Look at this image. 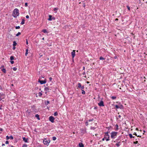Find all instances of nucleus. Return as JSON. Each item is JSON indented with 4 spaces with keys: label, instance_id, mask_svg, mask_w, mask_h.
I'll use <instances>...</instances> for the list:
<instances>
[{
    "label": "nucleus",
    "instance_id": "nucleus-1",
    "mask_svg": "<svg viewBox=\"0 0 147 147\" xmlns=\"http://www.w3.org/2000/svg\"><path fill=\"white\" fill-rule=\"evenodd\" d=\"M13 16L15 18H16L19 15V10L17 8L15 9L13 11Z\"/></svg>",
    "mask_w": 147,
    "mask_h": 147
},
{
    "label": "nucleus",
    "instance_id": "nucleus-2",
    "mask_svg": "<svg viewBox=\"0 0 147 147\" xmlns=\"http://www.w3.org/2000/svg\"><path fill=\"white\" fill-rule=\"evenodd\" d=\"M42 78H44V77L42 76L40 77L38 80V82L40 83L41 84H45L46 82V79H45L44 80H42Z\"/></svg>",
    "mask_w": 147,
    "mask_h": 147
},
{
    "label": "nucleus",
    "instance_id": "nucleus-3",
    "mask_svg": "<svg viewBox=\"0 0 147 147\" xmlns=\"http://www.w3.org/2000/svg\"><path fill=\"white\" fill-rule=\"evenodd\" d=\"M117 132L115 131L112 132L111 134V138L112 139L115 138L117 136Z\"/></svg>",
    "mask_w": 147,
    "mask_h": 147
},
{
    "label": "nucleus",
    "instance_id": "nucleus-4",
    "mask_svg": "<svg viewBox=\"0 0 147 147\" xmlns=\"http://www.w3.org/2000/svg\"><path fill=\"white\" fill-rule=\"evenodd\" d=\"M49 140H47L46 139H45L43 141V142L45 144L47 145V146L49 145V143L50 142Z\"/></svg>",
    "mask_w": 147,
    "mask_h": 147
},
{
    "label": "nucleus",
    "instance_id": "nucleus-5",
    "mask_svg": "<svg viewBox=\"0 0 147 147\" xmlns=\"http://www.w3.org/2000/svg\"><path fill=\"white\" fill-rule=\"evenodd\" d=\"M105 138V139L106 140V141H109L110 140L109 137L110 136L108 134H105L104 135Z\"/></svg>",
    "mask_w": 147,
    "mask_h": 147
},
{
    "label": "nucleus",
    "instance_id": "nucleus-6",
    "mask_svg": "<svg viewBox=\"0 0 147 147\" xmlns=\"http://www.w3.org/2000/svg\"><path fill=\"white\" fill-rule=\"evenodd\" d=\"M49 121L52 123H53L54 122V120L55 119V118L53 116H51L49 117Z\"/></svg>",
    "mask_w": 147,
    "mask_h": 147
},
{
    "label": "nucleus",
    "instance_id": "nucleus-7",
    "mask_svg": "<svg viewBox=\"0 0 147 147\" xmlns=\"http://www.w3.org/2000/svg\"><path fill=\"white\" fill-rule=\"evenodd\" d=\"M98 105L100 107H103L104 106V102L103 101L101 100L98 103Z\"/></svg>",
    "mask_w": 147,
    "mask_h": 147
},
{
    "label": "nucleus",
    "instance_id": "nucleus-8",
    "mask_svg": "<svg viewBox=\"0 0 147 147\" xmlns=\"http://www.w3.org/2000/svg\"><path fill=\"white\" fill-rule=\"evenodd\" d=\"M6 139L7 140H9V139H10L11 140H13V138L12 136H10L9 137L8 136H6Z\"/></svg>",
    "mask_w": 147,
    "mask_h": 147
},
{
    "label": "nucleus",
    "instance_id": "nucleus-9",
    "mask_svg": "<svg viewBox=\"0 0 147 147\" xmlns=\"http://www.w3.org/2000/svg\"><path fill=\"white\" fill-rule=\"evenodd\" d=\"M75 50H73L71 53V55L73 58H74L75 55Z\"/></svg>",
    "mask_w": 147,
    "mask_h": 147
},
{
    "label": "nucleus",
    "instance_id": "nucleus-10",
    "mask_svg": "<svg viewBox=\"0 0 147 147\" xmlns=\"http://www.w3.org/2000/svg\"><path fill=\"white\" fill-rule=\"evenodd\" d=\"M23 140L25 142H28V139L26 138L25 137H23Z\"/></svg>",
    "mask_w": 147,
    "mask_h": 147
},
{
    "label": "nucleus",
    "instance_id": "nucleus-11",
    "mask_svg": "<svg viewBox=\"0 0 147 147\" xmlns=\"http://www.w3.org/2000/svg\"><path fill=\"white\" fill-rule=\"evenodd\" d=\"M82 86H81V84L80 83H79L78 84V87H77L78 89V88L81 89Z\"/></svg>",
    "mask_w": 147,
    "mask_h": 147
},
{
    "label": "nucleus",
    "instance_id": "nucleus-12",
    "mask_svg": "<svg viewBox=\"0 0 147 147\" xmlns=\"http://www.w3.org/2000/svg\"><path fill=\"white\" fill-rule=\"evenodd\" d=\"M82 86H81V84L80 83H79L78 84V87H77L78 89V88L81 89Z\"/></svg>",
    "mask_w": 147,
    "mask_h": 147
},
{
    "label": "nucleus",
    "instance_id": "nucleus-13",
    "mask_svg": "<svg viewBox=\"0 0 147 147\" xmlns=\"http://www.w3.org/2000/svg\"><path fill=\"white\" fill-rule=\"evenodd\" d=\"M82 86H81V84L80 83H79L78 84V87H77L78 89V88L81 89Z\"/></svg>",
    "mask_w": 147,
    "mask_h": 147
},
{
    "label": "nucleus",
    "instance_id": "nucleus-14",
    "mask_svg": "<svg viewBox=\"0 0 147 147\" xmlns=\"http://www.w3.org/2000/svg\"><path fill=\"white\" fill-rule=\"evenodd\" d=\"M79 147H84V145L83 143L81 142L79 143Z\"/></svg>",
    "mask_w": 147,
    "mask_h": 147
},
{
    "label": "nucleus",
    "instance_id": "nucleus-15",
    "mask_svg": "<svg viewBox=\"0 0 147 147\" xmlns=\"http://www.w3.org/2000/svg\"><path fill=\"white\" fill-rule=\"evenodd\" d=\"M49 18L48 19V20L49 21H51L52 20V16L51 15H49Z\"/></svg>",
    "mask_w": 147,
    "mask_h": 147
},
{
    "label": "nucleus",
    "instance_id": "nucleus-16",
    "mask_svg": "<svg viewBox=\"0 0 147 147\" xmlns=\"http://www.w3.org/2000/svg\"><path fill=\"white\" fill-rule=\"evenodd\" d=\"M129 136L131 138H134L135 136H133L132 134H129Z\"/></svg>",
    "mask_w": 147,
    "mask_h": 147
},
{
    "label": "nucleus",
    "instance_id": "nucleus-17",
    "mask_svg": "<svg viewBox=\"0 0 147 147\" xmlns=\"http://www.w3.org/2000/svg\"><path fill=\"white\" fill-rule=\"evenodd\" d=\"M49 89V88L47 87H45L44 88V90L46 91H48Z\"/></svg>",
    "mask_w": 147,
    "mask_h": 147
},
{
    "label": "nucleus",
    "instance_id": "nucleus-18",
    "mask_svg": "<svg viewBox=\"0 0 147 147\" xmlns=\"http://www.w3.org/2000/svg\"><path fill=\"white\" fill-rule=\"evenodd\" d=\"M120 143H121V142H118L117 143H116V145L117 147H119L120 146V144H119Z\"/></svg>",
    "mask_w": 147,
    "mask_h": 147
},
{
    "label": "nucleus",
    "instance_id": "nucleus-19",
    "mask_svg": "<svg viewBox=\"0 0 147 147\" xmlns=\"http://www.w3.org/2000/svg\"><path fill=\"white\" fill-rule=\"evenodd\" d=\"M25 20L24 19H22V21L21 23V24L22 25H23L24 24Z\"/></svg>",
    "mask_w": 147,
    "mask_h": 147
},
{
    "label": "nucleus",
    "instance_id": "nucleus-20",
    "mask_svg": "<svg viewBox=\"0 0 147 147\" xmlns=\"http://www.w3.org/2000/svg\"><path fill=\"white\" fill-rule=\"evenodd\" d=\"M17 44L16 42L15 41H14L13 42V47H15Z\"/></svg>",
    "mask_w": 147,
    "mask_h": 147
},
{
    "label": "nucleus",
    "instance_id": "nucleus-21",
    "mask_svg": "<svg viewBox=\"0 0 147 147\" xmlns=\"http://www.w3.org/2000/svg\"><path fill=\"white\" fill-rule=\"evenodd\" d=\"M2 71L3 72H4V73H6V70L5 69V68H3V69H2Z\"/></svg>",
    "mask_w": 147,
    "mask_h": 147
},
{
    "label": "nucleus",
    "instance_id": "nucleus-22",
    "mask_svg": "<svg viewBox=\"0 0 147 147\" xmlns=\"http://www.w3.org/2000/svg\"><path fill=\"white\" fill-rule=\"evenodd\" d=\"M42 32L45 33H47V32L46 29H44L42 30Z\"/></svg>",
    "mask_w": 147,
    "mask_h": 147
},
{
    "label": "nucleus",
    "instance_id": "nucleus-23",
    "mask_svg": "<svg viewBox=\"0 0 147 147\" xmlns=\"http://www.w3.org/2000/svg\"><path fill=\"white\" fill-rule=\"evenodd\" d=\"M100 59V60H105V58H103L102 57H100L99 58Z\"/></svg>",
    "mask_w": 147,
    "mask_h": 147
},
{
    "label": "nucleus",
    "instance_id": "nucleus-24",
    "mask_svg": "<svg viewBox=\"0 0 147 147\" xmlns=\"http://www.w3.org/2000/svg\"><path fill=\"white\" fill-rule=\"evenodd\" d=\"M117 97L116 96H112L111 97V98L113 100H115L116 99Z\"/></svg>",
    "mask_w": 147,
    "mask_h": 147
},
{
    "label": "nucleus",
    "instance_id": "nucleus-25",
    "mask_svg": "<svg viewBox=\"0 0 147 147\" xmlns=\"http://www.w3.org/2000/svg\"><path fill=\"white\" fill-rule=\"evenodd\" d=\"M14 59V57L13 56H11L10 57V59L11 60V61H12Z\"/></svg>",
    "mask_w": 147,
    "mask_h": 147
},
{
    "label": "nucleus",
    "instance_id": "nucleus-26",
    "mask_svg": "<svg viewBox=\"0 0 147 147\" xmlns=\"http://www.w3.org/2000/svg\"><path fill=\"white\" fill-rule=\"evenodd\" d=\"M28 49H27L26 50V53H25V55L26 56H27V54H28Z\"/></svg>",
    "mask_w": 147,
    "mask_h": 147
},
{
    "label": "nucleus",
    "instance_id": "nucleus-27",
    "mask_svg": "<svg viewBox=\"0 0 147 147\" xmlns=\"http://www.w3.org/2000/svg\"><path fill=\"white\" fill-rule=\"evenodd\" d=\"M81 90L82 91V94H85V92L83 90Z\"/></svg>",
    "mask_w": 147,
    "mask_h": 147
},
{
    "label": "nucleus",
    "instance_id": "nucleus-28",
    "mask_svg": "<svg viewBox=\"0 0 147 147\" xmlns=\"http://www.w3.org/2000/svg\"><path fill=\"white\" fill-rule=\"evenodd\" d=\"M96 127H90V129H91L94 130L95 129Z\"/></svg>",
    "mask_w": 147,
    "mask_h": 147
},
{
    "label": "nucleus",
    "instance_id": "nucleus-29",
    "mask_svg": "<svg viewBox=\"0 0 147 147\" xmlns=\"http://www.w3.org/2000/svg\"><path fill=\"white\" fill-rule=\"evenodd\" d=\"M58 113L57 112H56L54 113V116H57L58 115Z\"/></svg>",
    "mask_w": 147,
    "mask_h": 147
},
{
    "label": "nucleus",
    "instance_id": "nucleus-30",
    "mask_svg": "<svg viewBox=\"0 0 147 147\" xmlns=\"http://www.w3.org/2000/svg\"><path fill=\"white\" fill-rule=\"evenodd\" d=\"M21 34V33L20 32H18V33L16 35V36H18Z\"/></svg>",
    "mask_w": 147,
    "mask_h": 147
},
{
    "label": "nucleus",
    "instance_id": "nucleus-31",
    "mask_svg": "<svg viewBox=\"0 0 147 147\" xmlns=\"http://www.w3.org/2000/svg\"><path fill=\"white\" fill-rule=\"evenodd\" d=\"M27 145L26 144H24L22 146V147H27Z\"/></svg>",
    "mask_w": 147,
    "mask_h": 147
},
{
    "label": "nucleus",
    "instance_id": "nucleus-32",
    "mask_svg": "<svg viewBox=\"0 0 147 147\" xmlns=\"http://www.w3.org/2000/svg\"><path fill=\"white\" fill-rule=\"evenodd\" d=\"M53 140H55L56 139V138L55 136H53L52 137Z\"/></svg>",
    "mask_w": 147,
    "mask_h": 147
},
{
    "label": "nucleus",
    "instance_id": "nucleus-33",
    "mask_svg": "<svg viewBox=\"0 0 147 147\" xmlns=\"http://www.w3.org/2000/svg\"><path fill=\"white\" fill-rule=\"evenodd\" d=\"M17 68H16V67H13V70L14 71H16L17 70Z\"/></svg>",
    "mask_w": 147,
    "mask_h": 147
},
{
    "label": "nucleus",
    "instance_id": "nucleus-34",
    "mask_svg": "<svg viewBox=\"0 0 147 147\" xmlns=\"http://www.w3.org/2000/svg\"><path fill=\"white\" fill-rule=\"evenodd\" d=\"M127 7L129 11L130 10V7L129 6H128V5L127 6Z\"/></svg>",
    "mask_w": 147,
    "mask_h": 147
},
{
    "label": "nucleus",
    "instance_id": "nucleus-35",
    "mask_svg": "<svg viewBox=\"0 0 147 147\" xmlns=\"http://www.w3.org/2000/svg\"><path fill=\"white\" fill-rule=\"evenodd\" d=\"M115 107L117 108V109H119V106L117 105H115Z\"/></svg>",
    "mask_w": 147,
    "mask_h": 147
},
{
    "label": "nucleus",
    "instance_id": "nucleus-36",
    "mask_svg": "<svg viewBox=\"0 0 147 147\" xmlns=\"http://www.w3.org/2000/svg\"><path fill=\"white\" fill-rule=\"evenodd\" d=\"M58 8H54L53 9V10L54 11H56L58 10Z\"/></svg>",
    "mask_w": 147,
    "mask_h": 147
},
{
    "label": "nucleus",
    "instance_id": "nucleus-37",
    "mask_svg": "<svg viewBox=\"0 0 147 147\" xmlns=\"http://www.w3.org/2000/svg\"><path fill=\"white\" fill-rule=\"evenodd\" d=\"M20 26H17L16 27V29H19L20 28Z\"/></svg>",
    "mask_w": 147,
    "mask_h": 147
},
{
    "label": "nucleus",
    "instance_id": "nucleus-38",
    "mask_svg": "<svg viewBox=\"0 0 147 147\" xmlns=\"http://www.w3.org/2000/svg\"><path fill=\"white\" fill-rule=\"evenodd\" d=\"M42 93L40 92H39L38 93V95L39 96H41L42 95Z\"/></svg>",
    "mask_w": 147,
    "mask_h": 147
},
{
    "label": "nucleus",
    "instance_id": "nucleus-39",
    "mask_svg": "<svg viewBox=\"0 0 147 147\" xmlns=\"http://www.w3.org/2000/svg\"><path fill=\"white\" fill-rule=\"evenodd\" d=\"M116 130H117L118 129V125L117 124L116 125Z\"/></svg>",
    "mask_w": 147,
    "mask_h": 147
},
{
    "label": "nucleus",
    "instance_id": "nucleus-40",
    "mask_svg": "<svg viewBox=\"0 0 147 147\" xmlns=\"http://www.w3.org/2000/svg\"><path fill=\"white\" fill-rule=\"evenodd\" d=\"M84 88V86H82L81 88V90H83Z\"/></svg>",
    "mask_w": 147,
    "mask_h": 147
},
{
    "label": "nucleus",
    "instance_id": "nucleus-41",
    "mask_svg": "<svg viewBox=\"0 0 147 147\" xmlns=\"http://www.w3.org/2000/svg\"><path fill=\"white\" fill-rule=\"evenodd\" d=\"M123 107V106L122 105H121L120 107H119V108L120 109H122Z\"/></svg>",
    "mask_w": 147,
    "mask_h": 147
},
{
    "label": "nucleus",
    "instance_id": "nucleus-42",
    "mask_svg": "<svg viewBox=\"0 0 147 147\" xmlns=\"http://www.w3.org/2000/svg\"><path fill=\"white\" fill-rule=\"evenodd\" d=\"M138 141H136V142H134V144H137L138 143Z\"/></svg>",
    "mask_w": 147,
    "mask_h": 147
},
{
    "label": "nucleus",
    "instance_id": "nucleus-43",
    "mask_svg": "<svg viewBox=\"0 0 147 147\" xmlns=\"http://www.w3.org/2000/svg\"><path fill=\"white\" fill-rule=\"evenodd\" d=\"M28 5V3H25V7H27Z\"/></svg>",
    "mask_w": 147,
    "mask_h": 147
},
{
    "label": "nucleus",
    "instance_id": "nucleus-44",
    "mask_svg": "<svg viewBox=\"0 0 147 147\" xmlns=\"http://www.w3.org/2000/svg\"><path fill=\"white\" fill-rule=\"evenodd\" d=\"M94 120L93 119H89L88 120V121L89 122H90L92 121H93Z\"/></svg>",
    "mask_w": 147,
    "mask_h": 147
},
{
    "label": "nucleus",
    "instance_id": "nucleus-45",
    "mask_svg": "<svg viewBox=\"0 0 147 147\" xmlns=\"http://www.w3.org/2000/svg\"><path fill=\"white\" fill-rule=\"evenodd\" d=\"M49 101H47V103L45 102V104L47 105L49 103Z\"/></svg>",
    "mask_w": 147,
    "mask_h": 147
},
{
    "label": "nucleus",
    "instance_id": "nucleus-46",
    "mask_svg": "<svg viewBox=\"0 0 147 147\" xmlns=\"http://www.w3.org/2000/svg\"><path fill=\"white\" fill-rule=\"evenodd\" d=\"M37 119L38 120L40 119V118L39 117V115L38 114H37Z\"/></svg>",
    "mask_w": 147,
    "mask_h": 147
},
{
    "label": "nucleus",
    "instance_id": "nucleus-47",
    "mask_svg": "<svg viewBox=\"0 0 147 147\" xmlns=\"http://www.w3.org/2000/svg\"><path fill=\"white\" fill-rule=\"evenodd\" d=\"M10 62L12 64H13L14 63V61H11Z\"/></svg>",
    "mask_w": 147,
    "mask_h": 147
},
{
    "label": "nucleus",
    "instance_id": "nucleus-48",
    "mask_svg": "<svg viewBox=\"0 0 147 147\" xmlns=\"http://www.w3.org/2000/svg\"><path fill=\"white\" fill-rule=\"evenodd\" d=\"M5 144H9V142L8 141H6V142H5Z\"/></svg>",
    "mask_w": 147,
    "mask_h": 147
},
{
    "label": "nucleus",
    "instance_id": "nucleus-49",
    "mask_svg": "<svg viewBox=\"0 0 147 147\" xmlns=\"http://www.w3.org/2000/svg\"><path fill=\"white\" fill-rule=\"evenodd\" d=\"M85 124L86 125H88V121H86L85 123Z\"/></svg>",
    "mask_w": 147,
    "mask_h": 147
},
{
    "label": "nucleus",
    "instance_id": "nucleus-50",
    "mask_svg": "<svg viewBox=\"0 0 147 147\" xmlns=\"http://www.w3.org/2000/svg\"><path fill=\"white\" fill-rule=\"evenodd\" d=\"M49 80L51 81L52 80V78L51 77H50L49 78Z\"/></svg>",
    "mask_w": 147,
    "mask_h": 147
},
{
    "label": "nucleus",
    "instance_id": "nucleus-51",
    "mask_svg": "<svg viewBox=\"0 0 147 147\" xmlns=\"http://www.w3.org/2000/svg\"><path fill=\"white\" fill-rule=\"evenodd\" d=\"M26 18L27 19H28L29 18V16L28 15H27L26 16Z\"/></svg>",
    "mask_w": 147,
    "mask_h": 147
},
{
    "label": "nucleus",
    "instance_id": "nucleus-52",
    "mask_svg": "<svg viewBox=\"0 0 147 147\" xmlns=\"http://www.w3.org/2000/svg\"><path fill=\"white\" fill-rule=\"evenodd\" d=\"M133 135H135V136H137V134H136V132H134L133 134Z\"/></svg>",
    "mask_w": 147,
    "mask_h": 147
},
{
    "label": "nucleus",
    "instance_id": "nucleus-53",
    "mask_svg": "<svg viewBox=\"0 0 147 147\" xmlns=\"http://www.w3.org/2000/svg\"><path fill=\"white\" fill-rule=\"evenodd\" d=\"M109 133V131H107V132L105 133V134H108Z\"/></svg>",
    "mask_w": 147,
    "mask_h": 147
},
{
    "label": "nucleus",
    "instance_id": "nucleus-54",
    "mask_svg": "<svg viewBox=\"0 0 147 147\" xmlns=\"http://www.w3.org/2000/svg\"><path fill=\"white\" fill-rule=\"evenodd\" d=\"M51 19H52H52H53V20H55V17H52V18Z\"/></svg>",
    "mask_w": 147,
    "mask_h": 147
},
{
    "label": "nucleus",
    "instance_id": "nucleus-55",
    "mask_svg": "<svg viewBox=\"0 0 147 147\" xmlns=\"http://www.w3.org/2000/svg\"><path fill=\"white\" fill-rule=\"evenodd\" d=\"M26 44L27 45H28V40H27V39H26Z\"/></svg>",
    "mask_w": 147,
    "mask_h": 147
},
{
    "label": "nucleus",
    "instance_id": "nucleus-56",
    "mask_svg": "<svg viewBox=\"0 0 147 147\" xmlns=\"http://www.w3.org/2000/svg\"><path fill=\"white\" fill-rule=\"evenodd\" d=\"M3 129L2 128H0V131H3Z\"/></svg>",
    "mask_w": 147,
    "mask_h": 147
},
{
    "label": "nucleus",
    "instance_id": "nucleus-57",
    "mask_svg": "<svg viewBox=\"0 0 147 147\" xmlns=\"http://www.w3.org/2000/svg\"><path fill=\"white\" fill-rule=\"evenodd\" d=\"M105 137H104V138H103L102 139V141H104L105 140Z\"/></svg>",
    "mask_w": 147,
    "mask_h": 147
},
{
    "label": "nucleus",
    "instance_id": "nucleus-58",
    "mask_svg": "<svg viewBox=\"0 0 147 147\" xmlns=\"http://www.w3.org/2000/svg\"><path fill=\"white\" fill-rule=\"evenodd\" d=\"M5 144H3H3H2V146H5Z\"/></svg>",
    "mask_w": 147,
    "mask_h": 147
},
{
    "label": "nucleus",
    "instance_id": "nucleus-59",
    "mask_svg": "<svg viewBox=\"0 0 147 147\" xmlns=\"http://www.w3.org/2000/svg\"><path fill=\"white\" fill-rule=\"evenodd\" d=\"M107 128L109 130L110 127H107Z\"/></svg>",
    "mask_w": 147,
    "mask_h": 147
},
{
    "label": "nucleus",
    "instance_id": "nucleus-60",
    "mask_svg": "<svg viewBox=\"0 0 147 147\" xmlns=\"http://www.w3.org/2000/svg\"><path fill=\"white\" fill-rule=\"evenodd\" d=\"M15 48H16V47H15L13 46V49H14Z\"/></svg>",
    "mask_w": 147,
    "mask_h": 147
},
{
    "label": "nucleus",
    "instance_id": "nucleus-61",
    "mask_svg": "<svg viewBox=\"0 0 147 147\" xmlns=\"http://www.w3.org/2000/svg\"><path fill=\"white\" fill-rule=\"evenodd\" d=\"M85 72H84L82 74H83V75H85Z\"/></svg>",
    "mask_w": 147,
    "mask_h": 147
},
{
    "label": "nucleus",
    "instance_id": "nucleus-62",
    "mask_svg": "<svg viewBox=\"0 0 147 147\" xmlns=\"http://www.w3.org/2000/svg\"><path fill=\"white\" fill-rule=\"evenodd\" d=\"M121 117V116L120 115H119L118 117L119 118H120Z\"/></svg>",
    "mask_w": 147,
    "mask_h": 147
},
{
    "label": "nucleus",
    "instance_id": "nucleus-63",
    "mask_svg": "<svg viewBox=\"0 0 147 147\" xmlns=\"http://www.w3.org/2000/svg\"><path fill=\"white\" fill-rule=\"evenodd\" d=\"M2 106V105H1V107H0V109H2V108H1Z\"/></svg>",
    "mask_w": 147,
    "mask_h": 147
},
{
    "label": "nucleus",
    "instance_id": "nucleus-64",
    "mask_svg": "<svg viewBox=\"0 0 147 147\" xmlns=\"http://www.w3.org/2000/svg\"><path fill=\"white\" fill-rule=\"evenodd\" d=\"M85 69V67H83V69L84 70Z\"/></svg>",
    "mask_w": 147,
    "mask_h": 147
}]
</instances>
